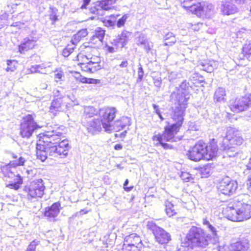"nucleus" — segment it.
<instances>
[{
	"label": "nucleus",
	"instance_id": "f257e3e1",
	"mask_svg": "<svg viewBox=\"0 0 251 251\" xmlns=\"http://www.w3.org/2000/svg\"><path fill=\"white\" fill-rule=\"evenodd\" d=\"M190 95L186 92L178 93L176 96L178 106H177L172 117L174 124L166 126L162 134L154 135L152 138L156 145H161L165 149H170L171 145L165 142H176L179 139L175 137V135L179 131L181 126L185 115V110L187 107V101Z\"/></svg>",
	"mask_w": 251,
	"mask_h": 251
},
{
	"label": "nucleus",
	"instance_id": "f03ea898",
	"mask_svg": "<svg viewBox=\"0 0 251 251\" xmlns=\"http://www.w3.org/2000/svg\"><path fill=\"white\" fill-rule=\"evenodd\" d=\"M226 217L233 222H243L251 218V204L240 198L235 200L231 206L226 208Z\"/></svg>",
	"mask_w": 251,
	"mask_h": 251
},
{
	"label": "nucleus",
	"instance_id": "7ed1b4c3",
	"mask_svg": "<svg viewBox=\"0 0 251 251\" xmlns=\"http://www.w3.org/2000/svg\"><path fill=\"white\" fill-rule=\"evenodd\" d=\"M187 238L195 246L202 248H206L210 241L211 235H205L203 230L196 226H192L187 234Z\"/></svg>",
	"mask_w": 251,
	"mask_h": 251
},
{
	"label": "nucleus",
	"instance_id": "20e7f679",
	"mask_svg": "<svg viewBox=\"0 0 251 251\" xmlns=\"http://www.w3.org/2000/svg\"><path fill=\"white\" fill-rule=\"evenodd\" d=\"M45 183L42 179H38L31 181L24 188L28 200L32 201L34 199L41 198L44 195Z\"/></svg>",
	"mask_w": 251,
	"mask_h": 251
},
{
	"label": "nucleus",
	"instance_id": "39448f33",
	"mask_svg": "<svg viewBox=\"0 0 251 251\" xmlns=\"http://www.w3.org/2000/svg\"><path fill=\"white\" fill-rule=\"evenodd\" d=\"M62 133L53 130L48 132L40 140H43L48 154L51 156H57V144L61 140Z\"/></svg>",
	"mask_w": 251,
	"mask_h": 251
},
{
	"label": "nucleus",
	"instance_id": "423d86ee",
	"mask_svg": "<svg viewBox=\"0 0 251 251\" xmlns=\"http://www.w3.org/2000/svg\"><path fill=\"white\" fill-rule=\"evenodd\" d=\"M40 126L35 122L31 115H28L23 119L20 125V133L23 138H29Z\"/></svg>",
	"mask_w": 251,
	"mask_h": 251
},
{
	"label": "nucleus",
	"instance_id": "0eeeda50",
	"mask_svg": "<svg viewBox=\"0 0 251 251\" xmlns=\"http://www.w3.org/2000/svg\"><path fill=\"white\" fill-rule=\"evenodd\" d=\"M116 112V108L114 107H106L100 110L101 124L105 131L110 132L112 130V122Z\"/></svg>",
	"mask_w": 251,
	"mask_h": 251
},
{
	"label": "nucleus",
	"instance_id": "6e6552de",
	"mask_svg": "<svg viewBox=\"0 0 251 251\" xmlns=\"http://www.w3.org/2000/svg\"><path fill=\"white\" fill-rule=\"evenodd\" d=\"M147 226L152 230L155 240L159 244L167 243L171 240L170 234L154 223L148 222Z\"/></svg>",
	"mask_w": 251,
	"mask_h": 251
},
{
	"label": "nucleus",
	"instance_id": "1a4fd4ad",
	"mask_svg": "<svg viewBox=\"0 0 251 251\" xmlns=\"http://www.w3.org/2000/svg\"><path fill=\"white\" fill-rule=\"evenodd\" d=\"M250 104H251V93L248 97L231 100L229 106L231 111L238 113L249 109Z\"/></svg>",
	"mask_w": 251,
	"mask_h": 251
},
{
	"label": "nucleus",
	"instance_id": "9d476101",
	"mask_svg": "<svg viewBox=\"0 0 251 251\" xmlns=\"http://www.w3.org/2000/svg\"><path fill=\"white\" fill-rule=\"evenodd\" d=\"M238 187L236 181L226 176L220 181L218 186L219 191L225 195H231L235 193Z\"/></svg>",
	"mask_w": 251,
	"mask_h": 251
},
{
	"label": "nucleus",
	"instance_id": "9b49d317",
	"mask_svg": "<svg viewBox=\"0 0 251 251\" xmlns=\"http://www.w3.org/2000/svg\"><path fill=\"white\" fill-rule=\"evenodd\" d=\"M226 141L229 142L228 145L236 147L242 145L244 142V139L239 130L229 127L227 129L226 134L224 139L225 142H226Z\"/></svg>",
	"mask_w": 251,
	"mask_h": 251
},
{
	"label": "nucleus",
	"instance_id": "f8f14e48",
	"mask_svg": "<svg viewBox=\"0 0 251 251\" xmlns=\"http://www.w3.org/2000/svg\"><path fill=\"white\" fill-rule=\"evenodd\" d=\"M204 142L202 141L198 142L189 150L187 154L189 159L194 161H199L201 159H204Z\"/></svg>",
	"mask_w": 251,
	"mask_h": 251
},
{
	"label": "nucleus",
	"instance_id": "ddd939ff",
	"mask_svg": "<svg viewBox=\"0 0 251 251\" xmlns=\"http://www.w3.org/2000/svg\"><path fill=\"white\" fill-rule=\"evenodd\" d=\"M244 0H225L222 1L221 11L224 15H229L235 13L238 8L236 4H242Z\"/></svg>",
	"mask_w": 251,
	"mask_h": 251
},
{
	"label": "nucleus",
	"instance_id": "4468645a",
	"mask_svg": "<svg viewBox=\"0 0 251 251\" xmlns=\"http://www.w3.org/2000/svg\"><path fill=\"white\" fill-rule=\"evenodd\" d=\"M37 38L33 35H29L23 39L19 45V51L25 53L26 51L33 49L36 45Z\"/></svg>",
	"mask_w": 251,
	"mask_h": 251
},
{
	"label": "nucleus",
	"instance_id": "2eb2a0df",
	"mask_svg": "<svg viewBox=\"0 0 251 251\" xmlns=\"http://www.w3.org/2000/svg\"><path fill=\"white\" fill-rule=\"evenodd\" d=\"M198 7L195 13L198 16L209 18L213 13L214 7L211 3L200 2Z\"/></svg>",
	"mask_w": 251,
	"mask_h": 251
},
{
	"label": "nucleus",
	"instance_id": "dca6fc26",
	"mask_svg": "<svg viewBox=\"0 0 251 251\" xmlns=\"http://www.w3.org/2000/svg\"><path fill=\"white\" fill-rule=\"evenodd\" d=\"M204 149L203 150L204 159L209 160L216 156L218 150V147L214 144L206 145L204 143Z\"/></svg>",
	"mask_w": 251,
	"mask_h": 251
},
{
	"label": "nucleus",
	"instance_id": "f3484780",
	"mask_svg": "<svg viewBox=\"0 0 251 251\" xmlns=\"http://www.w3.org/2000/svg\"><path fill=\"white\" fill-rule=\"evenodd\" d=\"M249 242L247 239H244L231 244L227 251H249Z\"/></svg>",
	"mask_w": 251,
	"mask_h": 251
},
{
	"label": "nucleus",
	"instance_id": "a211bd4d",
	"mask_svg": "<svg viewBox=\"0 0 251 251\" xmlns=\"http://www.w3.org/2000/svg\"><path fill=\"white\" fill-rule=\"evenodd\" d=\"M60 207L59 202H55L50 206L46 208L44 212L45 216L48 217L50 220L54 219L59 213Z\"/></svg>",
	"mask_w": 251,
	"mask_h": 251
},
{
	"label": "nucleus",
	"instance_id": "6ab92c4d",
	"mask_svg": "<svg viewBox=\"0 0 251 251\" xmlns=\"http://www.w3.org/2000/svg\"><path fill=\"white\" fill-rule=\"evenodd\" d=\"M62 98H57L54 100L51 103L50 106L49 112L51 113L53 116H55L57 112L63 111V104Z\"/></svg>",
	"mask_w": 251,
	"mask_h": 251
},
{
	"label": "nucleus",
	"instance_id": "aec40b11",
	"mask_svg": "<svg viewBox=\"0 0 251 251\" xmlns=\"http://www.w3.org/2000/svg\"><path fill=\"white\" fill-rule=\"evenodd\" d=\"M44 141L43 140H39L36 145V155L37 158L40 159L42 161H44L47 158V154L48 153L46 147L44 145Z\"/></svg>",
	"mask_w": 251,
	"mask_h": 251
},
{
	"label": "nucleus",
	"instance_id": "412c9836",
	"mask_svg": "<svg viewBox=\"0 0 251 251\" xmlns=\"http://www.w3.org/2000/svg\"><path fill=\"white\" fill-rule=\"evenodd\" d=\"M102 127L101 120L95 119L88 122L87 128L89 132L94 134L100 131Z\"/></svg>",
	"mask_w": 251,
	"mask_h": 251
},
{
	"label": "nucleus",
	"instance_id": "4be33fe9",
	"mask_svg": "<svg viewBox=\"0 0 251 251\" xmlns=\"http://www.w3.org/2000/svg\"><path fill=\"white\" fill-rule=\"evenodd\" d=\"M203 224L208 228L209 231L211 232L210 241L212 244H216L218 242L219 237L217 235L216 228L213 226L206 219L202 220Z\"/></svg>",
	"mask_w": 251,
	"mask_h": 251
},
{
	"label": "nucleus",
	"instance_id": "5701e85b",
	"mask_svg": "<svg viewBox=\"0 0 251 251\" xmlns=\"http://www.w3.org/2000/svg\"><path fill=\"white\" fill-rule=\"evenodd\" d=\"M200 2L198 0H184L181 3L182 6L185 9L195 14L196 9L199 7Z\"/></svg>",
	"mask_w": 251,
	"mask_h": 251
},
{
	"label": "nucleus",
	"instance_id": "b1692460",
	"mask_svg": "<svg viewBox=\"0 0 251 251\" xmlns=\"http://www.w3.org/2000/svg\"><path fill=\"white\" fill-rule=\"evenodd\" d=\"M57 156H61V157H65L68 154L69 149V143L67 140H63L58 143Z\"/></svg>",
	"mask_w": 251,
	"mask_h": 251
},
{
	"label": "nucleus",
	"instance_id": "393cba45",
	"mask_svg": "<svg viewBox=\"0 0 251 251\" xmlns=\"http://www.w3.org/2000/svg\"><path fill=\"white\" fill-rule=\"evenodd\" d=\"M124 242L130 245H135L137 246L142 247V241L136 233H132L125 237Z\"/></svg>",
	"mask_w": 251,
	"mask_h": 251
},
{
	"label": "nucleus",
	"instance_id": "a878e982",
	"mask_svg": "<svg viewBox=\"0 0 251 251\" xmlns=\"http://www.w3.org/2000/svg\"><path fill=\"white\" fill-rule=\"evenodd\" d=\"M131 36V33L127 31H124L119 35L115 40V41L121 44V47H124L129 41Z\"/></svg>",
	"mask_w": 251,
	"mask_h": 251
},
{
	"label": "nucleus",
	"instance_id": "bb28decb",
	"mask_svg": "<svg viewBox=\"0 0 251 251\" xmlns=\"http://www.w3.org/2000/svg\"><path fill=\"white\" fill-rule=\"evenodd\" d=\"M226 92L225 89L222 87H219L217 89L214 95V100L216 102H225L226 101L225 97Z\"/></svg>",
	"mask_w": 251,
	"mask_h": 251
},
{
	"label": "nucleus",
	"instance_id": "cd10ccee",
	"mask_svg": "<svg viewBox=\"0 0 251 251\" xmlns=\"http://www.w3.org/2000/svg\"><path fill=\"white\" fill-rule=\"evenodd\" d=\"M13 176H14L15 177L14 183L9 184L7 186L11 189L18 190L20 188V185L23 183V179L19 174L14 175L11 171L10 173L8 174V177H12Z\"/></svg>",
	"mask_w": 251,
	"mask_h": 251
},
{
	"label": "nucleus",
	"instance_id": "c85d7f7f",
	"mask_svg": "<svg viewBox=\"0 0 251 251\" xmlns=\"http://www.w3.org/2000/svg\"><path fill=\"white\" fill-rule=\"evenodd\" d=\"M88 35V31L86 29H82L78 31L76 34H75L72 39V42L73 45L76 44L82 38L86 37Z\"/></svg>",
	"mask_w": 251,
	"mask_h": 251
},
{
	"label": "nucleus",
	"instance_id": "c756f323",
	"mask_svg": "<svg viewBox=\"0 0 251 251\" xmlns=\"http://www.w3.org/2000/svg\"><path fill=\"white\" fill-rule=\"evenodd\" d=\"M225 154L229 157H234L238 154V149L235 146L227 144L224 148Z\"/></svg>",
	"mask_w": 251,
	"mask_h": 251
},
{
	"label": "nucleus",
	"instance_id": "7c9ffc66",
	"mask_svg": "<svg viewBox=\"0 0 251 251\" xmlns=\"http://www.w3.org/2000/svg\"><path fill=\"white\" fill-rule=\"evenodd\" d=\"M105 31L100 27H98L96 29L95 35L93 36L92 40L95 41L96 42H98L99 45H100L102 43Z\"/></svg>",
	"mask_w": 251,
	"mask_h": 251
},
{
	"label": "nucleus",
	"instance_id": "2f4dec72",
	"mask_svg": "<svg viewBox=\"0 0 251 251\" xmlns=\"http://www.w3.org/2000/svg\"><path fill=\"white\" fill-rule=\"evenodd\" d=\"M94 65H96V66H94L93 68H90L89 61L88 62L80 63V66L82 71L91 73H93L100 69V65H98L96 64Z\"/></svg>",
	"mask_w": 251,
	"mask_h": 251
},
{
	"label": "nucleus",
	"instance_id": "473e14b6",
	"mask_svg": "<svg viewBox=\"0 0 251 251\" xmlns=\"http://www.w3.org/2000/svg\"><path fill=\"white\" fill-rule=\"evenodd\" d=\"M117 0H101L100 2L103 10H108L113 7V4Z\"/></svg>",
	"mask_w": 251,
	"mask_h": 251
},
{
	"label": "nucleus",
	"instance_id": "72a5a7b5",
	"mask_svg": "<svg viewBox=\"0 0 251 251\" xmlns=\"http://www.w3.org/2000/svg\"><path fill=\"white\" fill-rule=\"evenodd\" d=\"M176 42V38L173 33H168L165 36V46H171Z\"/></svg>",
	"mask_w": 251,
	"mask_h": 251
},
{
	"label": "nucleus",
	"instance_id": "f704fd0d",
	"mask_svg": "<svg viewBox=\"0 0 251 251\" xmlns=\"http://www.w3.org/2000/svg\"><path fill=\"white\" fill-rule=\"evenodd\" d=\"M102 10L103 9L101 6L100 1L93 3L90 7V12L94 14L99 15L100 14V11Z\"/></svg>",
	"mask_w": 251,
	"mask_h": 251
},
{
	"label": "nucleus",
	"instance_id": "c9c22d12",
	"mask_svg": "<svg viewBox=\"0 0 251 251\" xmlns=\"http://www.w3.org/2000/svg\"><path fill=\"white\" fill-rule=\"evenodd\" d=\"M142 247L135 246V245H130L127 243H124L123 246V251H140V249Z\"/></svg>",
	"mask_w": 251,
	"mask_h": 251
},
{
	"label": "nucleus",
	"instance_id": "e433bc0d",
	"mask_svg": "<svg viewBox=\"0 0 251 251\" xmlns=\"http://www.w3.org/2000/svg\"><path fill=\"white\" fill-rule=\"evenodd\" d=\"M244 173L246 176V186L249 191H251V169L247 167Z\"/></svg>",
	"mask_w": 251,
	"mask_h": 251
},
{
	"label": "nucleus",
	"instance_id": "4c0bfd02",
	"mask_svg": "<svg viewBox=\"0 0 251 251\" xmlns=\"http://www.w3.org/2000/svg\"><path fill=\"white\" fill-rule=\"evenodd\" d=\"M166 212L169 217H172L176 214L175 210L174 209V205L170 201L165 202Z\"/></svg>",
	"mask_w": 251,
	"mask_h": 251
},
{
	"label": "nucleus",
	"instance_id": "58836bf2",
	"mask_svg": "<svg viewBox=\"0 0 251 251\" xmlns=\"http://www.w3.org/2000/svg\"><path fill=\"white\" fill-rule=\"evenodd\" d=\"M127 121L129 122V119L127 117H123L121 120H118L115 122V126H112V130H115L116 131L119 130L120 128H123L125 126V125H122L121 121Z\"/></svg>",
	"mask_w": 251,
	"mask_h": 251
},
{
	"label": "nucleus",
	"instance_id": "ea45409f",
	"mask_svg": "<svg viewBox=\"0 0 251 251\" xmlns=\"http://www.w3.org/2000/svg\"><path fill=\"white\" fill-rule=\"evenodd\" d=\"M96 113L95 109L92 106L86 107L84 108V115L85 117L90 118Z\"/></svg>",
	"mask_w": 251,
	"mask_h": 251
},
{
	"label": "nucleus",
	"instance_id": "a19ab883",
	"mask_svg": "<svg viewBox=\"0 0 251 251\" xmlns=\"http://www.w3.org/2000/svg\"><path fill=\"white\" fill-rule=\"evenodd\" d=\"M243 52L247 57L249 58L251 56V43L247 42L243 47Z\"/></svg>",
	"mask_w": 251,
	"mask_h": 251
},
{
	"label": "nucleus",
	"instance_id": "79ce46f5",
	"mask_svg": "<svg viewBox=\"0 0 251 251\" xmlns=\"http://www.w3.org/2000/svg\"><path fill=\"white\" fill-rule=\"evenodd\" d=\"M148 40L146 36L143 33H141L136 38V43L138 46H140L145 44Z\"/></svg>",
	"mask_w": 251,
	"mask_h": 251
},
{
	"label": "nucleus",
	"instance_id": "37998d69",
	"mask_svg": "<svg viewBox=\"0 0 251 251\" xmlns=\"http://www.w3.org/2000/svg\"><path fill=\"white\" fill-rule=\"evenodd\" d=\"M180 177L183 180L186 182H189L193 180L192 175L187 172H182Z\"/></svg>",
	"mask_w": 251,
	"mask_h": 251
},
{
	"label": "nucleus",
	"instance_id": "c03bdc74",
	"mask_svg": "<svg viewBox=\"0 0 251 251\" xmlns=\"http://www.w3.org/2000/svg\"><path fill=\"white\" fill-rule=\"evenodd\" d=\"M16 64V62L15 61H12L8 60L7 61V65L8 67L6 68L5 70L6 72H13L16 69V67H15V65H13V64Z\"/></svg>",
	"mask_w": 251,
	"mask_h": 251
},
{
	"label": "nucleus",
	"instance_id": "a18cd8bd",
	"mask_svg": "<svg viewBox=\"0 0 251 251\" xmlns=\"http://www.w3.org/2000/svg\"><path fill=\"white\" fill-rule=\"evenodd\" d=\"M141 46L144 48L146 52L148 53L152 49L153 47V43L149 40H148L145 43V44Z\"/></svg>",
	"mask_w": 251,
	"mask_h": 251
},
{
	"label": "nucleus",
	"instance_id": "49530a36",
	"mask_svg": "<svg viewBox=\"0 0 251 251\" xmlns=\"http://www.w3.org/2000/svg\"><path fill=\"white\" fill-rule=\"evenodd\" d=\"M39 242L38 241H36L35 240L32 241L28 246L26 251H35L36 246L38 245Z\"/></svg>",
	"mask_w": 251,
	"mask_h": 251
},
{
	"label": "nucleus",
	"instance_id": "de8ad7c7",
	"mask_svg": "<svg viewBox=\"0 0 251 251\" xmlns=\"http://www.w3.org/2000/svg\"><path fill=\"white\" fill-rule=\"evenodd\" d=\"M210 166L209 165H206L201 169V175L203 177H207V175L210 173Z\"/></svg>",
	"mask_w": 251,
	"mask_h": 251
},
{
	"label": "nucleus",
	"instance_id": "09e8293b",
	"mask_svg": "<svg viewBox=\"0 0 251 251\" xmlns=\"http://www.w3.org/2000/svg\"><path fill=\"white\" fill-rule=\"evenodd\" d=\"M208 61L209 63V68H207V72L211 73L214 69L217 67L218 63L216 61L214 60H209Z\"/></svg>",
	"mask_w": 251,
	"mask_h": 251
},
{
	"label": "nucleus",
	"instance_id": "8fccbe9b",
	"mask_svg": "<svg viewBox=\"0 0 251 251\" xmlns=\"http://www.w3.org/2000/svg\"><path fill=\"white\" fill-rule=\"evenodd\" d=\"M25 161V159L22 157H20L18 160L15 161L13 162H11L9 166H13V167H16L17 166L23 165Z\"/></svg>",
	"mask_w": 251,
	"mask_h": 251
},
{
	"label": "nucleus",
	"instance_id": "3c124183",
	"mask_svg": "<svg viewBox=\"0 0 251 251\" xmlns=\"http://www.w3.org/2000/svg\"><path fill=\"white\" fill-rule=\"evenodd\" d=\"M74 47H70L69 46L65 48L62 51V55L64 57H68L71 53L73 52Z\"/></svg>",
	"mask_w": 251,
	"mask_h": 251
},
{
	"label": "nucleus",
	"instance_id": "603ef678",
	"mask_svg": "<svg viewBox=\"0 0 251 251\" xmlns=\"http://www.w3.org/2000/svg\"><path fill=\"white\" fill-rule=\"evenodd\" d=\"M127 17H128L126 15H125L121 19H120L117 22V26L120 27L124 25Z\"/></svg>",
	"mask_w": 251,
	"mask_h": 251
},
{
	"label": "nucleus",
	"instance_id": "864d4df0",
	"mask_svg": "<svg viewBox=\"0 0 251 251\" xmlns=\"http://www.w3.org/2000/svg\"><path fill=\"white\" fill-rule=\"evenodd\" d=\"M63 73L62 71H55V74H54L55 80L56 82H58V81L60 80L63 76Z\"/></svg>",
	"mask_w": 251,
	"mask_h": 251
},
{
	"label": "nucleus",
	"instance_id": "5fc2aeb1",
	"mask_svg": "<svg viewBox=\"0 0 251 251\" xmlns=\"http://www.w3.org/2000/svg\"><path fill=\"white\" fill-rule=\"evenodd\" d=\"M139 66H140V67L138 68V79L137 80L138 81H141L143 79V75H144V71H143V68L141 67V65L140 64H139Z\"/></svg>",
	"mask_w": 251,
	"mask_h": 251
},
{
	"label": "nucleus",
	"instance_id": "6e6d98bb",
	"mask_svg": "<svg viewBox=\"0 0 251 251\" xmlns=\"http://www.w3.org/2000/svg\"><path fill=\"white\" fill-rule=\"evenodd\" d=\"M203 25L201 23H198L194 25H191V28L194 31H199L202 26Z\"/></svg>",
	"mask_w": 251,
	"mask_h": 251
},
{
	"label": "nucleus",
	"instance_id": "4d7b16f0",
	"mask_svg": "<svg viewBox=\"0 0 251 251\" xmlns=\"http://www.w3.org/2000/svg\"><path fill=\"white\" fill-rule=\"evenodd\" d=\"M30 71L31 73H41V74H46V72L44 71H41L40 70H39L37 65L34 66H32L31 68L30 69Z\"/></svg>",
	"mask_w": 251,
	"mask_h": 251
},
{
	"label": "nucleus",
	"instance_id": "13d9d810",
	"mask_svg": "<svg viewBox=\"0 0 251 251\" xmlns=\"http://www.w3.org/2000/svg\"><path fill=\"white\" fill-rule=\"evenodd\" d=\"M200 65L201 66V69L207 72V68H209V63L208 61H205L204 62H201L200 64Z\"/></svg>",
	"mask_w": 251,
	"mask_h": 251
},
{
	"label": "nucleus",
	"instance_id": "bf43d9fd",
	"mask_svg": "<svg viewBox=\"0 0 251 251\" xmlns=\"http://www.w3.org/2000/svg\"><path fill=\"white\" fill-rule=\"evenodd\" d=\"M153 82L156 87L159 88L161 85V77H157L153 79Z\"/></svg>",
	"mask_w": 251,
	"mask_h": 251
},
{
	"label": "nucleus",
	"instance_id": "052dcab7",
	"mask_svg": "<svg viewBox=\"0 0 251 251\" xmlns=\"http://www.w3.org/2000/svg\"><path fill=\"white\" fill-rule=\"evenodd\" d=\"M24 25V24L20 22H15L11 26H14V27H17L19 29L22 28Z\"/></svg>",
	"mask_w": 251,
	"mask_h": 251
},
{
	"label": "nucleus",
	"instance_id": "680f3d73",
	"mask_svg": "<svg viewBox=\"0 0 251 251\" xmlns=\"http://www.w3.org/2000/svg\"><path fill=\"white\" fill-rule=\"evenodd\" d=\"M128 184V180L126 179L125 183H124V189L126 191H129L132 190L133 188V187H126L127 184Z\"/></svg>",
	"mask_w": 251,
	"mask_h": 251
},
{
	"label": "nucleus",
	"instance_id": "e2e57ef3",
	"mask_svg": "<svg viewBox=\"0 0 251 251\" xmlns=\"http://www.w3.org/2000/svg\"><path fill=\"white\" fill-rule=\"evenodd\" d=\"M100 83V80L93 78H89V84H99Z\"/></svg>",
	"mask_w": 251,
	"mask_h": 251
},
{
	"label": "nucleus",
	"instance_id": "0e129e2a",
	"mask_svg": "<svg viewBox=\"0 0 251 251\" xmlns=\"http://www.w3.org/2000/svg\"><path fill=\"white\" fill-rule=\"evenodd\" d=\"M91 0H83V3L81 6V9H84L86 8L87 5L89 4Z\"/></svg>",
	"mask_w": 251,
	"mask_h": 251
},
{
	"label": "nucleus",
	"instance_id": "69168bd1",
	"mask_svg": "<svg viewBox=\"0 0 251 251\" xmlns=\"http://www.w3.org/2000/svg\"><path fill=\"white\" fill-rule=\"evenodd\" d=\"M176 76V75L174 72H171L168 76L169 79L170 81H172L173 79H175Z\"/></svg>",
	"mask_w": 251,
	"mask_h": 251
},
{
	"label": "nucleus",
	"instance_id": "338daca9",
	"mask_svg": "<svg viewBox=\"0 0 251 251\" xmlns=\"http://www.w3.org/2000/svg\"><path fill=\"white\" fill-rule=\"evenodd\" d=\"M106 48L109 52L113 53L116 51V49L112 47L107 46Z\"/></svg>",
	"mask_w": 251,
	"mask_h": 251
},
{
	"label": "nucleus",
	"instance_id": "774afa93",
	"mask_svg": "<svg viewBox=\"0 0 251 251\" xmlns=\"http://www.w3.org/2000/svg\"><path fill=\"white\" fill-rule=\"evenodd\" d=\"M128 62L127 61H124L121 62V63L120 64V66L121 68H126L127 66Z\"/></svg>",
	"mask_w": 251,
	"mask_h": 251
}]
</instances>
